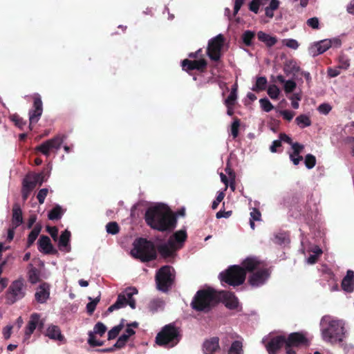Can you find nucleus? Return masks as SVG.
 Returning a JSON list of instances; mask_svg holds the SVG:
<instances>
[{
    "mask_svg": "<svg viewBox=\"0 0 354 354\" xmlns=\"http://www.w3.org/2000/svg\"><path fill=\"white\" fill-rule=\"evenodd\" d=\"M26 283L23 277L13 280L6 292L5 298L8 304H13L26 295Z\"/></svg>",
    "mask_w": 354,
    "mask_h": 354,
    "instance_id": "7",
    "label": "nucleus"
},
{
    "mask_svg": "<svg viewBox=\"0 0 354 354\" xmlns=\"http://www.w3.org/2000/svg\"><path fill=\"white\" fill-rule=\"evenodd\" d=\"M312 254L306 259L308 264H314L316 263L318 257L322 254V250L319 246H314L311 250Z\"/></svg>",
    "mask_w": 354,
    "mask_h": 354,
    "instance_id": "36",
    "label": "nucleus"
},
{
    "mask_svg": "<svg viewBox=\"0 0 354 354\" xmlns=\"http://www.w3.org/2000/svg\"><path fill=\"white\" fill-rule=\"evenodd\" d=\"M137 294L138 290L136 288H127L124 292L118 295L117 301L108 308V311L111 313L115 310L124 308L127 305H129L132 309H134L136 308V301L133 299V296Z\"/></svg>",
    "mask_w": 354,
    "mask_h": 354,
    "instance_id": "9",
    "label": "nucleus"
},
{
    "mask_svg": "<svg viewBox=\"0 0 354 354\" xmlns=\"http://www.w3.org/2000/svg\"><path fill=\"white\" fill-rule=\"evenodd\" d=\"M218 300H221L229 309H236L239 306L237 298L231 292L220 291Z\"/></svg>",
    "mask_w": 354,
    "mask_h": 354,
    "instance_id": "19",
    "label": "nucleus"
},
{
    "mask_svg": "<svg viewBox=\"0 0 354 354\" xmlns=\"http://www.w3.org/2000/svg\"><path fill=\"white\" fill-rule=\"evenodd\" d=\"M262 343L265 345L269 354H276L277 351L284 348L286 350V336L269 335L263 338Z\"/></svg>",
    "mask_w": 354,
    "mask_h": 354,
    "instance_id": "13",
    "label": "nucleus"
},
{
    "mask_svg": "<svg viewBox=\"0 0 354 354\" xmlns=\"http://www.w3.org/2000/svg\"><path fill=\"white\" fill-rule=\"evenodd\" d=\"M219 292L212 288L198 290L192 301V308L198 311H208L218 301Z\"/></svg>",
    "mask_w": 354,
    "mask_h": 354,
    "instance_id": "4",
    "label": "nucleus"
},
{
    "mask_svg": "<svg viewBox=\"0 0 354 354\" xmlns=\"http://www.w3.org/2000/svg\"><path fill=\"white\" fill-rule=\"evenodd\" d=\"M28 281L32 284H35L40 280L41 272L35 268L32 264L28 266V270L27 273Z\"/></svg>",
    "mask_w": 354,
    "mask_h": 354,
    "instance_id": "31",
    "label": "nucleus"
},
{
    "mask_svg": "<svg viewBox=\"0 0 354 354\" xmlns=\"http://www.w3.org/2000/svg\"><path fill=\"white\" fill-rule=\"evenodd\" d=\"M35 299L40 304H44L49 299L50 286L46 283H43L36 289L35 294Z\"/></svg>",
    "mask_w": 354,
    "mask_h": 354,
    "instance_id": "21",
    "label": "nucleus"
},
{
    "mask_svg": "<svg viewBox=\"0 0 354 354\" xmlns=\"http://www.w3.org/2000/svg\"><path fill=\"white\" fill-rule=\"evenodd\" d=\"M270 272L265 266L252 272L249 278L250 284L253 287L263 285L268 279Z\"/></svg>",
    "mask_w": 354,
    "mask_h": 354,
    "instance_id": "17",
    "label": "nucleus"
},
{
    "mask_svg": "<svg viewBox=\"0 0 354 354\" xmlns=\"http://www.w3.org/2000/svg\"><path fill=\"white\" fill-rule=\"evenodd\" d=\"M332 110V106L328 103H322L317 107V111L322 115L328 114Z\"/></svg>",
    "mask_w": 354,
    "mask_h": 354,
    "instance_id": "54",
    "label": "nucleus"
},
{
    "mask_svg": "<svg viewBox=\"0 0 354 354\" xmlns=\"http://www.w3.org/2000/svg\"><path fill=\"white\" fill-rule=\"evenodd\" d=\"M224 41V37L221 34H218L209 41L207 55L211 59L217 61L220 59Z\"/></svg>",
    "mask_w": 354,
    "mask_h": 354,
    "instance_id": "14",
    "label": "nucleus"
},
{
    "mask_svg": "<svg viewBox=\"0 0 354 354\" xmlns=\"http://www.w3.org/2000/svg\"><path fill=\"white\" fill-rule=\"evenodd\" d=\"M207 65V63L204 59H200L198 60H189L185 59L182 62V67L185 71L189 70H201L204 68Z\"/></svg>",
    "mask_w": 354,
    "mask_h": 354,
    "instance_id": "24",
    "label": "nucleus"
},
{
    "mask_svg": "<svg viewBox=\"0 0 354 354\" xmlns=\"http://www.w3.org/2000/svg\"><path fill=\"white\" fill-rule=\"evenodd\" d=\"M292 152L289 153V157L292 162L295 165H298L303 160V157L300 155L302 153L304 146L298 142L292 145Z\"/></svg>",
    "mask_w": 354,
    "mask_h": 354,
    "instance_id": "22",
    "label": "nucleus"
},
{
    "mask_svg": "<svg viewBox=\"0 0 354 354\" xmlns=\"http://www.w3.org/2000/svg\"><path fill=\"white\" fill-rule=\"evenodd\" d=\"M46 231L50 234L54 241L57 240L58 230L56 227H46Z\"/></svg>",
    "mask_w": 354,
    "mask_h": 354,
    "instance_id": "61",
    "label": "nucleus"
},
{
    "mask_svg": "<svg viewBox=\"0 0 354 354\" xmlns=\"http://www.w3.org/2000/svg\"><path fill=\"white\" fill-rule=\"evenodd\" d=\"M267 79L265 77H259L257 78L255 84L252 86V90L254 91H263L267 84Z\"/></svg>",
    "mask_w": 354,
    "mask_h": 354,
    "instance_id": "41",
    "label": "nucleus"
},
{
    "mask_svg": "<svg viewBox=\"0 0 354 354\" xmlns=\"http://www.w3.org/2000/svg\"><path fill=\"white\" fill-rule=\"evenodd\" d=\"M279 0H252L249 4V9L254 13L257 14L259 8L263 7L266 16L272 18L274 12L279 8Z\"/></svg>",
    "mask_w": 354,
    "mask_h": 354,
    "instance_id": "10",
    "label": "nucleus"
},
{
    "mask_svg": "<svg viewBox=\"0 0 354 354\" xmlns=\"http://www.w3.org/2000/svg\"><path fill=\"white\" fill-rule=\"evenodd\" d=\"M295 121L297 125L301 129L310 127L312 124L310 117L306 114L298 115Z\"/></svg>",
    "mask_w": 354,
    "mask_h": 354,
    "instance_id": "33",
    "label": "nucleus"
},
{
    "mask_svg": "<svg viewBox=\"0 0 354 354\" xmlns=\"http://www.w3.org/2000/svg\"><path fill=\"white\" fill-rule=\"evenodd\" d=\"M124 320L122 319L120 324L112 328L108 333V338L109 339H112L115 338L121 330L124 328Z\"/></svg>",
    "mask_w": 354,
    "mask_h": 354,
    "instance_id": "43",
    "label": "nucleus"
},
{
    "mask_svg": "<svg viewBox=\"0 0 354 354\" xmlns=\"http://www.w3.org/2000/svg\"><path fill=\"white\" fill-rule=\"evenodd\" d=\"M46 335L53 340L60 342L64 340V336L62 335L61 330L57 326H49L46 329Z\"/></svg>",
    "mask_w": 354,
    "mask_h": 354,
    "instance_id": "29",
    "label": "nucleus"
},
{
    "mask_svg": "<svg viewBox=\"0 0 354 354\" xmlns=\"http://www.w3.org/2000/svg\"><path fill=\"white\" fill-rule=\"evenodd\" d=\"M342 289L347 293H351L354 289V272L351 270L347 271L346 275L342 281Z\"/></svg>",
    "mask_w": 354,
    "mask_h": 354,
    "instance_id": "25",
    "label": "nucleus"
},
{
    "mask_svg": "<svg viewBox=\"0 0 354 354\" xmlns=\"http://www.w3.org/2000/svg\"><path fill=\"white\" fill-rule=\"evenodd\" d=\"M131 255L142 261H149L156 257V251L152 242L145 239H139L134 241Z\"/></svg>",
    "mask_w": 354,
    "mask_h": 354,
    "instance_id": "6",
    "label": "nucleus"
},
{
    "mask_svg": "<svg viewBox=\"0 0 354 354\" xmlns=\"http://www.w3.org/2000/svg\"><path fill=\"white\" fill-rule=\"evenodd\" d=\"M330 48V41H328V39H326L312 44L308 49V52L311 56L315 57L324 53Z\"/></svg>",
    "mask_w": 354,
    "mask_h": 354,
    "instance_id": "20",
    "label": "nucleus"
},
{
    "mask_svg": "<svg viewBox=\"0 0 354 354\" xmlns=\"http://www.w3.org/2000/svg\"><path fill=\"white\" fill-rule=\"evenodd\" d=\"M97 335L94 334V333L89 332L88 342L91 346H102L103 344V342L98 339Z\"/></svg>",
    "mask_w": 354,
    "mask_h": 354,
    "instance_id": "45",
    "label": "nucleus"
},
{
    "mask_svg": "<svg viewBox=\"0 0 354 354\" xmlns=\"http://www.w3.org/2000/svg\"><path fill=\"white\" fill-rule=\"evenodd\" d=\"M297 86V84L292 80H288L283 85V89L285 93L288 95L291 93Z\"/></svg>",
    "mask_w": 354,
    "mask_h": 354,
    "instance_id": "50",
    "label": "nucleus"
},
{
    "mask_svg": "<svg viewBox=\"0 0 354 354\" xmlns=\"http://www.w3.org/2000/svg\"><path fill=\"white\" fill-rule=\"evenodd\" d=\"M237 99V93L230 92V94L225 100V104L234 105L235 104Z\"/></svg>",
    "mask_w": 354,
    "mask_h": 354,
    "instance_id": "60",
    "label": "nucleus"
},
{
    "mask_svg": "<svg viewBox=\"0 0 354 354\" xmlns=\"http://www.w3.org/2000/svg\"><path fill=\"white\" fill-rule=\"evenodd\" d=\"M228 354H243L242 340L234 341L229 348Z\"/></svg>",
    "mask_w": 354,
    "mask_h": 354,
    "instance_id": "37",
    "label": "nucleus"
},
{
    "mask_svg": "<svg viewBox=\"0 0 354 354\" xmlns=\"http://www.w3.org/2000/svg\"><path fill=\"white\" fill-rule=\"evenodd\" d=\"M179 339V332L178 329L169 324L165 326L157 335L156 342L158 345L171 348L176 345Z\"/></svg>",
    "mask_w": 354,
    "mask_h": 354,
    "instance_id": "8",
    "label": "nucleus"
},
{
    "mask_svg": "<svg viewBox=\"0 0 354 354\" xmlns=\"http://www.w3.org/2000/svg\"><path fill=\"white\" fill-rule=\"evenodd\" d=\"M65 210L59 205H56L48 214V217L50 220H57L61 218Z\"/></svg>",
    "mask_w": 354,
    "mask_h": 354,
    "instance_id": "34",
    "label": "nucleus"
},
{
    "mask_svg": "<svg viewBox=\"0 0 354 354\" xmlns=\"http://www.w3.org/2000/svg\"><path fill=\"white\" fill-rule=\"evenodd\" d=\"M187 239L185 230H180L175 232L165 243L158 246V251L163 257H170L176 251L181 248Z\"/></svg>",
    "mask_w": 354,
    "mask_h": 354,
    "instance_id": "5",
    "label": "nucleus"
},
{
    "mask_svg": "<svg viewBox=\"0 0 354 354\" xmlns=\"http://www.w3.org/2000/svg\"><path fill=\"white\" fill-rule=\"evenodd\" d=\"M257 37L261 41L265 43L266 45L268 47L274 46L277 41V39L275 37H272L270 35H268L262 31H259L257 33Z\"/></svg>",
    "mask_w": 354,
    "mask_h": 354,
    "instance_id": "32",
    "label": "nucleus"
},
{
    "mask_svg": "<svg viewBox=\"0 0 354 354\" xmlns=\"http://www.w3.org/2000/svg\"><path fill=\"white\" fill-rule=\"evenodd\" d=\"M88 299H89V300H91V301L87 304L86 310H87V312L90 315H91L94 312L97 303L100 301V297H97L93 299L91 297H88Z\"/></svg>",
    "mask_w": 354,
    "mask_h": 354,
    "instance_id": "51",
    "label": "nucleus"
},
{
    "mask_svg": "<svg viewBox=\"0 0 354 354\" xmlns=\"http://www.w3.org/2000/svg\"><path fill=\"white\" fill-rule=\"evenodd\" d=\"M106 330V326L102 322H98L95 325L93 330L91 332L98 335L100 337H102L105 333Z\"/></svg>",
    "mask_w": 354,
    "mask_h": 354,
    "instance_id": "49",
    "label": "nucleus"
},
{
    "mask_svg": "<svg viewBox=\"0 0 354 354\" xmlns=\"http://www.w3.org/2000/svg\"><path fill=\"white\" fill-rule=\"evenodd\" d=\"M219 350L218 339L213 337L203 343V351L204 354H215Z\"/></svg>",
    "mask_w": 354,
    "mask_h": 354,
    "instance_id": "27",
    "label": "nucleus"
},
{
    "mask_svg": "<svg viewBox=\"0 0 354 354\" xmlns=\"http://www.w3.org/2000/svg\"><path fill=\"white\" fill-rule=\"evenodd\" d=\"M38 245L39 250L45 254H50L53 251L50 239L47 236H41L38 241Z\"/></svg>",
    "mask_w": 354,
    "mask_h": 354,
    "instance_id": "28",
    "label": "nucleus"
},
{
    "mask_svg": "<svg viewBox=\"0 0 354 354\" xmlns=\"http://www.w3.org/2000/svg\"><path fill=\"white\" fill-rule=\"evenodd\" d=\"M41 230V227L39 225L35 226V227L30 232L28 237V246L30 247L36 240L38 235L39 234Z\"/></svg>",
    "mask_w": 354,
    "mask_h": 354,
    "instance_id": "40",
    "label": "nucleus"
},
{
    "mask_svg": "<svg viewBox=\"0 0 354 354\" xmlns=\"http://www.w3.org/2000/svg\"><path fill=\"white\" fill-rule=\"evenodd\" d=\"M48 189L47 188H43L40 189L37 194V198L39 201V204H43L44 200L48 194Z\"/></svg>",
    "mask_w": 354,
    "mask_h": 354,
    "instance_id": "58",
    "label": "nucleus"
},
{
    "mask_svg": "<svg viewBox=\"0 0 354 354\" xmlns=\"http://www.w3.org/2000/svg\"><path fill=\"white\" fill-rule=\"evenodd\" d=\"M33 98V106L32 108L29 111V121H30V129H31V124L37 123L43 113V103L41 101V95L39 93H34L32 95Z\"/></svg>",
    "mask_w": 354,
    "mask_h": 354,
    "instance_id": "16",
    "label": "nucleus"
},
{
    "mask_svg": "<svg viewBox=\"0 0 354 354\" xmlns=\"http://www.w3.org/2000/svg\"><path fill=\"white\" fill-rule=\"evenodd\" d=\"M265 266L256 257H248L242 262V267L232 266L225 272L219 275L221 282H225L230 286H236L242 284L245 279L246 272L257 270Z\"/></svg>",
    "mask_w": 354,
    "mask_h": 354,
    "instance_id": "3",
    "label": "nucleus"
},
{
    "mask_svg": "<svg viewBox=\"0 0 354 354\" xmlns=\"http://www.w3.org/2000/svg\"><path fill=\"white\" fill-rule=\"evenodd\" d=\"M37 326L42 328L44 326V322L40 319V316L37 313H34L30 316V320L27 324L25 330V338L26 339H29L32 333L34 332Z\"/></svg>",
    "mask_w": 354,
    "mask_h": 354,
    "instance_id": "18",
    "label": "nucleus"
},
{
    "mask_svg": "<svg viewBox=\"0 0 354 354\" xmlns=\"http://www.w3.org/2000/svg\"><path fill=\"white\" fill-rule=\"evenodd\" d=\"M277 112L283 117V118L287 121H291L295 115V113L290 110H279Z\"/></svg>",
    "mask_w": 354,
    "mask_h": 354,
    "instance_id": "53",
    "label": "nucleus"
},
{
    "mask_svg": "<svg viewBox=\"0 0 354 354\" xmlns=\"http://www.w3.org/2000/svg\"><path fill=\"white\" fill-rule=\"evenodd\" d=\"M32 176L35 177V180L37 183V185H41L43 182H44L46 180L44 179V174L42 173L41 174H31Z\"/></svg>",
    "mask_w": 354,
    "mask_h": 354,
    "instance_id": "64",
    "label": "nucleus"
},
{
    "mask_svg": "<svg viewBox=\"0 0 354 354\" xmlns=\"http://www.w3.org/2000/svg\"><path fill=\"white\" fill-rule=\"evenodd\" d=\"M282 44L283 46L294 50L299 47L298 41L294 39H284L282 40Z\"/></svg>",
    "mask_w": 354,
    "mask_h": 354,
    "instance_id": "52",
    "label": "nucleus"
},
{
    "mask_svg": "<svg viewBox=\"0 0 354 354\" xmlns=\"http://www.w3.org/2000/svg\"><path fill=\"white\" fill-rule=\"evenodd\" d=\"M250 215V225L252 230H254V227H255L254 221H260L261 220V214L257 209L252 208L251 209Z\"/></svg>",
    "mask_w": 354,
    "mask_h": 354,
    "instance_id": "39",
    "label": "nucleus"
},
{
    "mask_svg": "<svg viewBox=\"0 0 354 354\" xmlns=\"http://www.w3.org/2000/svg\"><path fill=\"white\" fill-rule=\"evenodd\" d=\"M304 164L307 169H313L316 165L315 157L312 154H307L304 159Z\"/></svg>",
    "mask_w": 354,
    "mask_h": 354,
    "instance_id": "47",
    "label": "nucleus"
},
{
    "mask_svg": "<svg viewBox=\"0 0 354 354\" xmlns=\"http://www.w3.org/2000/svg\"><path fill=\"white\" fill-rule=\"evenodd\" d=\"M35 177L30 174L27 175L23 180L22 195L23 198L26 200L30 192L37 186L35 180Z\"/></svg>",
    "mask_w": 354,
    "mask_h": 354,
    "instance_id": "23",
    "label": "nucleus"
},
{
    "mask_svg": "<svg viewBox=\"0 0 354 354\" xmlns=\"http://www.w3.org/2000/svg\"><path fill=\"white\" fill-rule=\"evenodd\" d=\"M308 339L302 333H292L286 337V354H295V348L301 346H307Z\"/></svg>",
    "mask_w": 354,
    "mask_h": 354,
    "instance_id": "12",
    "label": "nucleus"
},
{
    "mask_svg": "<svg viewBox=\"0 0 354 354\" xmlns=\"http://www.w3.org/2000/svg\"><path fill=\"white\" fill-rule=\"evenodd\" d=\"M283 70L286 74L295 75L300 71V68L295 61L288 60L285 64Z\"/></svg>",
    "mask_w": 354,
    "mask_h": 354,
    "instance_id": "35",
    "label": "nucleus"
},
{
    "mask_svg": "<svg viewBox=\"0 0 354 354\" xmlns=\"http://www.w3.org/2000/svg\"><path fill=\"white\" fill-rule=\"evenodd\" d=\"M107 233L111 234H115L119 231V227L117 223L110 222L106 226Z\"/></svg>",
    "mask_w": 354,
    "mask_h": 354,
    "instance_id": "55",
    "label": "nucleus"
},
{
    "mask_svg": "<svg viewBox=\"0 0 354 354\" xmlns=\"http://www.w3.org/2000/svg\"><path fill=\"white\" fill-rule=\"evenodd\" d=\"M254 37V32L251 30L245 31L242 35L243 43L249 46L252 44V40Z\"/></svg>",
    "mask_w": 354,
    "mask_h": 354,
    "instance_id": "48",
    "label": "nucleus"
},
{
    "mask_svg": "<svg viewBox=\"0 0 354 354\" xmlns=\"http://www.w3.org/2000/svg\"><path fill=\"white\" fill-rule=\"evenodd\" d=\"M319 24V19L317 17L310 18L307 20V24L313 29H317Z\"/></svg>",
    "mask_w": 354,
    "mask_h": 354,
    "instance_id": "62",
    "label": "nucleus"
},
{
    "mask_svg": "<svg viewBox=\"0 0 354 354\" xmlns=\"http://www.w3.org/2000/svg\"><path fill=\"white\" fill-rule=\"evenodd\" d=\"M23 223L22 212L19 205L15 204L12 208V226L17 227Z\"/></svg>",
    "mask_w": 354,
    "mask_h": 354,
    "instance_id": "30",
    "label": "nucleus"
},
{
    "mask_svg": "<svg viewBox=\"0 0 354 354\" xmlns=\"http://www.w3.org/2000/svg\"><path fill=\"white\" fill-rule=\"evenodd\" d=\"M301 91L296 92L288 97L291 102V106L295 109H298L299 107V101L301 100Z\"/></svg>",
    "mask_w": 354,
    "mask_h": 354,
    "instance_id": "42",
    "label": "nucleus"
},
{
    "mask_svg": "<svg viewBox=\"0 0 354 354\" xmlns=\"http://www.w3.org/2000/svg\"><path fill=\"white\" fill-rule=\"evenodd\" d=\"M224 197V192H220L218 193L216 200L213 201L212 205V207L213 209H215L218 207V204L223 200Z\"/></svg>",
    "mask_w": 354,
    "mask_h": 354,
    "instance_id": "59",
    "label": "nucleus"
},
{
    "mask_svg": "<svg viewBox=\"0 0 354 354\" xmlns=\"http://www.w3.org/2000/svg\"><path fill=\"white\" fill-rule=\"evenodd\" d=\"M273 241L278 245H286L289 243V237L286 232H279L274 235Z\"/></svg>",
    "mask_w": 354,
    "mask_h": 354,
    "instance_id": "38",
    "label": "nucleus"
},
{
    "mask_svg": "<svg viewBox=\"0 0 354 354\" xmlns=\"http://www.w3.org/2000/svg\"><path fill=\"white\" fill-rule=\"evenodd\" d=\"M239 125V120H235L231 125V133L234 138L238 136Z\"/></svg>",
    "mask_w": 354,
    "mask_h": 354,
    "instance_id": "57",
    "label": "nucleus"
},
{
    "mask_svg": "<svg viewBox=\"0 0 354 354\" xmlns=\"http://www.w3.org/2000/svg\"><path fill=\"white\" fill-rule=\"evenodd\" d=\"M267 93L272 100H278L281 91L275 84H271L268 86Z\"/></svg>",
    "mask_w": 354,
    "mask_h": 354,
    "instance_id": "44",
    "label": "nucleus"
},
{
    "mask_svg": "<svg viewBox=\"0 0 354 354\" xmlns=\"http://www.w3.org/2000/svg\"><path fill=\"white\" fill-rule=\"evenodd\" d=\"M71 232L68 230H65L59 239L58 248L64 252H69L71 250L70 245Z\"/></svg>",
    "mask_w": 354,
    "mask_h": 354,
    "instance_id": "26",
    "label": "nucleus"
},
{
    "mask_svg": "<svg viewBox=\"0 0 354 354\" xmlns=\"http://www.w3.org/2000/svg\"><path fill=\"white\" fill-rule=\"evenodd\" d=\"M64 138H65L64 136L58 135L54 137L53 138L48 140L46 142H43L42 144L37 147L36 149L44 156H48L51 151H58L60 149L64 140Z\"/></svg>",
    "mask_w": 354,
    "mask_h": 354,
    "instance_id": "15",
    "label": "nucleus"
},
{
    "mask_svg": "<svg viewBox=\"0 0 354 354\" xmlns=\"http://www.w3.org/2000/svg\"><path fill=\"white\" fill-rule=\"evenodd\" d=\"M145 220L152 228L159 231L169 230L176 227V218L165 204L151 206L146 212Z\"/></svg>",
    "mask_w": 354,
    "mask_h": 354,
    "instance_id": "2",
    "label": "nucleus"
},
{
    "mask_svg": "<svg viewBox=\"0 0 354 354\" xmlns=\"http://www.w3.org/2000/svg\"><path fill=\"white\" fill-rule=\"evenodd\" d=\"M174 279V270L169 266L161 268L156 274V281L158 290L165 292L171 286Z\"/></svg>",
    "mask_w": 354,
    "mask_h": 354,
    "instance_id": "11",
    "label": "nucleus"
},
{
    "mask_svg": "<svg viewBox=\"0 0 354 354\" xmlns=\"http://www.w3.org/2000/svg\"><path fill=\"white\" fill-rule=\"evenodd\" d=\"M259 104L261 108L266 112H270L274 108V106L266 97L260 99Z\"/></svg>",
    "mask_w": 354,
    "mask_h": 354,
    "instance_id": "46",
    "label": "nucleus"
},
{
    "mask_svg": "<svg viewBox=\"0 0 354 354\" xmlns=\"http://www.w3.org/2000/svg\"><path fill=\"white\" fill-rule=\"evenodd\" d=\"M10 119L13 122H15L16 126H17L20 129H21L23 127V126L25 124V122L18 115H16V114L12 115L10 116Z\"/></svg>",
    "mask_w": 354,
    "mask_h": 354,
    "instance_id": "56",
    "label": "nucleus"
},
{
    "mask_svg": "<svg viewBox=\"0 0 354 354\" xmlns=\"http://www.w3.org/2000/svg\"><path fill=\"white\" fill-rule=\"evenodd\" d=\"M328 41H330V48L331 47L338 48L342 44L341 40L337 37L328 39Z\"/></svg>",
    "mask_w": 354,
    "mask_h": 354,
    "instance_id": "63",
    "label": "nucleus"
},
{
    "mask_svg": "<svg viewBox=\"0 0 354 354\" xmlns=\"http://www.w3.org/2000/svg\"><path fill=\"white\" fill-rule=\"evenodd\" d=\"M319 330L322 340L331 344L342 342L348 334V327L345 321L330 315L321 318Z\"/></svg>",
    "mask_w": 354,
    "mask_h": 354,
    "instance_id": "1",
    "label": "nucleus"
}]
</instances>
